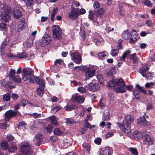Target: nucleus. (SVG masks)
Masks as SVG:
<instances>
[{"instance_id":"nucleus-23","label":"nucleus","mask_w":155,"mask_h":155,"mask_svg":"<svg viewBox=\"0 0 155 155\" xmlns=\"http://www.w3.org/2000/svg\"><path fill=\"white\" fill-rule=\"evenodd\" d=\"M137 121L139 125H148V124L144 117H140L137 119Z\"/></svg>"},{"instance_id":"nucleus-45","label":"nucleus","mask_w":155,"mask_h":155,"mask_svg":"<svg viewBox=\"0 0 155 155\" xmlns=\"http://www.w3.org/2000/svg\"><path fill=\"white\" fill-rule=\"evenodd\" d=\"M118 50L117 49H114L112 50L110 52V54L112 56H117L118 53Z\"/></svg>"},{"instance_id":"nucleus-51","label":"nucleus","mask_w":155,"mask_h":155,"mask_svg":"<svg viewBox=\"0 0 155 155\" xmlns=\"http://www.w3.org/2000/svg\"><path fill=\"white\" fill-rule=\"evenodd\" d=\"M97 78L101 84H103L104 81V79L103 76L101 75H98L97 76Z\"/></svg>"},{"instance_id":"nucleus-14","label":"nucleus","mask_w":155,"mask_h":155,"mask_svg":"<svg viewBox=\"0 0 155 155\" xmlns=\"http://www.w3.org/2000/svg\"><path fill=\"white\" fill-rule=\"evenodd\" d=\"M79 15V9L73 8L69 13L68 16L71 19H75L78 18Z\"/></svg>"},{"instance_id":"nucleus-63","label":"nucleus","mask_w":155,"mask_h":155,"mask_svg":"<svg viewBox=\"0 0 155 155\" xmlns=\"http://www.w3.org/2000/svg\"><path fill=\"white\" fill-rule=\"evenodd\" d=\"M108 99L111 101H113L114 100V95L111 93H109L108 96Z\"/></svg>"},{"instance_id":"nucleus-40","label":"nucleus","mask_w":155,"mask_h":155,"mask_svg":"<svg viewBox=\"0 0 155 155\" xmlns=\"http://www.w3.org/2000/svg\"><path fill=\"white\" fill-rule=\"evenodd\" d=\"M116 81L114 79L108 82V86L109 87H113V90H114V87L115 85Z\"/></svg>"},{"instance_id":"nucleus-38","label":"nucleus","mask_w":155,"mask_h":155,"mask_svg":"<svg viewBox=\"0 0 155 155\" xmlns=\"http://www.w3.org/2000/svg\"><path fill=\"white\" fill-rule=\"evenodd\" d=\"M14 15L16 18H18L21 16V12L18 10H15L14 12Z\"/></svg>"},{"instance_id":"nucleus-2","label":"nucleus","mask_w":155,"mask_h":155,"mask_svg":"<svg viewBox=\"0 0 155 155\" xmlns=\"http://www.w3.org/2000/svg\"><path fill=\"white\" fill-rule=\"evenodd\" d=\"M0 10L1 12L2 19L5 21H7L10 18V16L12 13L11 11V9L10 8H7L4 6L2 3L0 2Z\"/></svg>"},{"instance_id":"nucleus-42","label":"nucleus","mask_w":155,"mask_h":155,"mask_svg":"<svg viewBox=\"0 0 155 155\" xmlns=\"http://www.w3.org/2000/svg\"><path fill=\"white\" fill-rule=\"evenodd\" d=\"M53 132L55 135L61 136L63 134V132L58 128L55 129L54 130Z\"/></svg>"},{"instance_id":"nucleus-20","label":"nucleus","mask_w":155,"mask_h":155,"mask_svg":"<svg viewBox=\"0 0 155 155\" xmlns=\"http://www.w3.org/2000/svg\"><path fill=\"white\" fill-rule=\"evenodd\" d=\"M1 84L3 87L7 88H9L12 89L15 87V85L12 84L11 83L7 82L5 79L2 80L1 82Z\"/></svg>"},{"instance_id":"nucleus-59","label":"nucleus","mask_w":155,"mask_h":155,"mask_svg":"<svg viewBox=\"0 0 155 155\" xmlns=\"http://www.w3.org/2000/svg\"><path fill=\"white\" fill-rule=\"evenodd\" d=\"M78 91L81 93H84L86 91V89L83 87H80L78 88Z\"/></svg>"},{"instance_id":"nucleus-13","label":"nucleus","mask_w":155,"mask_h":155,"mask_svg":"<svg viewBox=\"0 0 155 155\" xmlns=\"http://www.w3.org/2000/svg\"><path fill=\"white\" fill-rule=\"evenodd\" d=\"M143 136V143L145 145L147 146L148 147L150 145L153 143V140L151 139L149 135L147 134H144Z\"/></svg>"},{"instance_id":"nucleus-53","label":"nucleus","mask_w":155,"mask_h":155,"mask_svg":"<svg viewBox=\"0 0 155 155\" xmlns=\"http://www.w3.org/2000/svg\"><path fill=\"white\" fill-rule=\"evenodd\" d=\"M53 71L54 72H56L59 71L60 67L58 65L55 64L53 67Z\"/></svg>"},{"instance_id":"nucleus-37","label":"nucleus","mask_w":155,"mask_h":155,"mask_svg":"<svg viewBox=\"0 0 155 155\" xmlns=\"http://www.w3.org/2000/svg\"><path fill=\"white\" fill-rule=\"evenodd\" d=\"M51 120V122L53 125H58V122L56 119V117L54 115H52L49 117Z\"/></svg>"},{"instance_id":"nucleus-7","label":"nucleus","mask_w":155,"mask_h":155,"mask_svg":"<svg viewBox=\"0 0 155 155\" xmlns=\"http://www.w3.org/2000/svg\"><path fill=\"white\" fill-rule=\"evenodd\" d=\"M148 69L149 68L147 64H145L140 69V73L143 77H146V79L148 80H150L152 79L153 75V74L150 72L146 74V72Z\"/></svg>"},{"instance_id":"nucleus-61","label":"nucleus","mask_w":155,"mask_h":155,"mask_svg":"<svg viewBox=\"0 0 155 155\" xmlns=\"http://www.w3.org/2000/svg\"><path fill=\"white\" fill-rule=\"evenodd\" d=\"M89 13L88 18L93 21L94 19V15L92 11L91 10L89 11Z\"/></svg>"},{"instance_id":"nucleus-48","label":"nucleus","mask_w":155,"mask_h":155,"mask_svg":"<svg viewBox=\"0 0 155 155\" xmlns=\"http://www.w3.org/2000/svg\"><path fill=\"white\" fill-rule=\"evenodd\" d=\"M25 2L26 5L27 7L31 6L34 4L33 0H26Z\"/></svg>"},{"instance_id":"nucleus-3","label":"nucleus","mask_w":155,"mask_h":155,"mask_svg":"<svg viewBox=\"0 0 155 155\" xmlns=\"http://www.w3.org/2000/svg\"><path fill=\"white\" fill-rule=\"evenodd\" d=\"M82 69L84 72V75L86 80L90 79L95 74V70L94 67L93 65L84 66Z\"/></svg>"},{"instance_id":"nucleus-30","label":"nucleus","mask_w":155,"mask_h":155,"mask_svg":"<svg viewBox=\"0 0 155 155\" xmlns=\"http://www.w3.org/2000/svg\"><path fill=\"white\" fill-rule=\"evenodd\" d=\"M122 37L125 39H128L130 37V35L129 32V30L127 29L123 32L122 34Z\"/></svg>"},{"instance_id":"nucleus-36","label":"nucleus","mask_w":155,"mask_h":155,"mask_svg":"<svg viewBox=\"0 0 155 155\" xmlns=\"http://www.w3.org/2000/svg\"><path fill=\"white\" fill-rule=\"evenodd\" d=\"M8 143L5 142H3L1 143V146L2 149L6 150H8Z\"/></svg>"},{"instance_id":"nucleus-27","label":"nucleus","mask_w":155,"mask_h":155,"mask_svg":"<svg viewBox=\"0 0 155 155\" xmlns=\"http://www.w3.org/2000/svg\"><path fill=\"white\" fill-rule=\"evenodd\" d=\"M25 23L24 19H22L19 21L18 25L19 31H21L25 28Z\"/></svg>"},{"instance_id":"nucleus-10","label":"nucleus","mask_w":155,"mask_h":155,"mask_svg":"<svg viewBox=\"0 0 155 155\" xmlns=\"http://www.w3.org/2000/svg\"><path fill=\"white\" fill-rule=\"evenodd\" d=\"M70 55L74 63L77 64L81 63L82 61L81 56L77 51L70 52Z\"/></svg>"},{"instance_id":"nucleus-29","label":"nucleus","mask_w":155,"mask_h":155,"mask_svg":"<svg viewBox=\"0 0 155 155\" xmlns=\"http://www.w3.org/2000/svg\"><path fill=\"white\" fill-rule=\"evenodd\" d=\"M34 82V81L37 83L39 85H41L43 87H44L45 85V81L42 79H39L37 77H35L33 78Z\"/></svg>"},{"instance_id":"nucleus-44","label":"nucleus","mask_w":155,"mask_h":155,"mask_svg":"<svg viewBox=\"0 0 155 155\" xmlns=\"http://www.w3.org/2000/svg\"><path fill=\"white\" fill-rule=\"evenodd\" d=\"M3 99L5 101H8L10 99V94H6L3 96Z\"/></svg>"},{"instance_id":"nucleus-55","label":"nucleus","mask_w":155,"mask_h":155,"mask_svg":"<svg viewBox=\"0 0 155 155\" xmlns=\"http://www.w3.org/2000/svg\"><path fill=\"white\" fill-rule=\"evenodd\" d=\"M142 134L141 132H138L137 135L135 136V137L134 138L136 140H137L143 137L144 134Z\"/></svg>"},{"instance_id":"nucleus-49","label":"nucleus","mask_w":155,"mask_h":155,"mask_svg":"<svg viewBox=\"0 0 155 155\" xmlns=\"http://www.w3.org/2000/svg\"><path fill=\"white\" fill-rule=\"evenodd\" d=\"M0 28L2 31H6L7 28L6 24L2 22L0 23Z\"/></svg>"},{"instance_id":"nucleus-33","label":"nucleus","mask_w":155,"mask_h":155,"mask_svg":"<svg viewBox=\"0 0 155 155\" xmlns=\"http://www.w3.org/2000/svg\"><path fill=\"white\" fill-rule=\"evenodd\" d=\"M130 58L132 61L133 63H136L138 61V58L136 56V54L134 53L131 54L130 56Z\"/></svg>"},{"instance_id":"nucleus-39","label":"nucleus","mask_w":155,"mask_h":155,"mask_svg":"<svg viewBox=\"0 0 155 155\" xmlns=\"http://www.w3.org/2000/svg\"><path fill=\"white\" fill-rule=\"evenodd\" d=\"M104 12L103 8H101L97 11H95V15H98V17L100 16V18L101 17L103 13Z\"/></svg>"},{"instance_id":"nucleus-18","label":"nucleus","mask_w":155,"mask_h":155,"mask_svg":"<svg viewBox=\"0 0 155 155\" xmlns=\"http://www.w3.org/2000/svg\"><path fill=\"white\" fill-rule=\"evenodd\" d=\"M88 88L91 91H96L99 89L100 86L98 84L91 83L88 85Z\"/></svg>"},{"instance_id":"nucleus-34","label":"nucleus","mask_w":155,"mask_h":155,"mask_svg":"<svg viewBox=\"0 0 155 155\" xmlns=\"http://www.w3.org/2000/svg\"><path fill=\"white\" fill-rule=\"evenodd\" d=\"M82 146L84 149L85 150L87 153H89L91 147L90 144L88 143L85 142L83 143Z\"/></svg>"},{"instance_id":"nucleus-47","label":"nucleus","mask_w":155,"mask_h":155,"mask_svg":"<svg viewBox=\"0 0 155 155\" xmlns=\"http://www.w3.org/2000/svg\"><path fill=\"white\" fill-rule=\"evenodd\" d=\"M137 88L141 92L144 94H147V92L146 91L143 89V88L140 86V85L138 84H137L136 85Z\"/></svg>"},{"instance_id":"nucleus-56","label":"nucleus","mask_w":155,"mask_h":155,"mask_svg":"<svg viewBox=\"0 0 155 155\" xmlns=\"http://www.w3.org/2000/svg\"><path fill=\"white\" fill-rule=\"evenodd\" d=\"M111 125V123L108 122L106 123L103 121L101 122L100 124V126H110Z\"/></svg>"},{"instance_id":"nucleus-11","label":"nucleus","mask_w":155,"mask_h":155,"mask_svg":"<svg viewBox=\"0 0 155 155\" xmlns=\"http://www.w3.org/2000/svg\"><path fill=\"white\" fill-rule=\"evenodd\" d=\"M92 38L97 45H101L104 43L103 39L98 34L95 33L92 36Z\"/></svg>"},{"instance_id":"nucleus-62","label":"nucleus","mask_w":155,"mask_h":155,"mask_svg":"<svg viewBox=\"0 0 155 155\" xmlns=\"http://www.w3.org/2000/svg\"><path fill=\"white\" fill-rule=\"evenodd\" d=\"M101 17H98L97 18V22L99 25H101L103 24V20L101 18Z\"/></svg>"},{"instance_id":"nucleus-12","label":"nucleus","mask_w":155,"mask_h":155,"mask_svg":"<svg viewBox=\"0 0 155 155\" xmlns=\"http://www.w3.org/2000/svg\"><path fill=\"white\" fill-rule=\"evenodd\" d=\"M112 153V149L110 147H102L100 149V155H111Z\"/></svg>"},{"instance_id":"nucleus-21","label":"nucleus","mask_w":155,"mask_h":155,"mask_svg":"<svg viewBox=\"0 0 155 155\" xmlns=\"http://www.w3.org/2000/svg\"><path fill=\"white\" fill-rule=\"evenodd\" d=\"M130 38L129 42L130 43H133L138 38V35L137 32L134 30H133L130 33Z\"/></svg>"},{"instance_id":"nucleus-57","label":"nucleus","mask_w":155,"mask_h":155,"mask_svg":"<svg viewBox=\"0 0 155 155\" xmlns=\"http://www.w3.org/2000/svg\"><path fill=\"white\" fill-rule=\"evenodd\" d=\"M31 115L35 118H39L41 117V114L36 113H33L31 114Z\"/></svg>"},{"instance_id":"nucleus-46","label":"nucleus","mask_w":155,"mask_h":155,"mask_svg":"<svg viewBox=\"0 0 155 155\" xmlns=\"http://www.w3.org/2000/svg\"><path fill=\"white\" fill-rule=\"evenodd\" d=\"M128 150L130 151L132 154L137 155L138 154V152L136 149L134 148L130 147Z\"/></svg>"},{"instance_id":"nucleus-19","label":"nucleus","mask_w":155,"mask_h":155,"mask_svg":"<svg viewBox=\"0 0 155 155\" xmlns=\"http://www.w3.org/2000/svg\"><path fill=\"white\" fill-rule=\"evenodd\" d=\"M72 99L75 100L78 103H82L84 101V98L82 96L76 94L73 95Z\"/></svg>"},{"instance_id":"nucleus-17","label":"nucleus","mask_w":155,"mask_h":155,"mask_svg":"<svg viewBox=\"0 0 155 155\" xmlns=\"http://www.w3.org/2000/svg\"><path fill=\"white\" fill-rule=\"evenodd\" d=\"M43 135L40 134H38L34 139L35 143L37 146H39L41 144Z\"/></svg>"},{"instance_id":"nucleus-58","label":"nucleus","mask_w":155,"mask_h":155,"mask_svg":"<svg viewBox=\"0 0 155 155\" xmlns=\"http://www.w3.org/2000/svg\"><path fill=\"white\" fill-rule=\"evenodd\" d=\"M60 107L59 106H56L52 108L51 110V112L53 113H54L56 112L57 111L60 109Z\"/></svg>"},{"instance_id":"nucleus-22","label":"nucleus","mask_w":155,"mask_h":155,"mask_svg":"<svg viewBox=\"0 0 155 155\" xmlns=\"http://www.w3.org/2000/svg\"><path fill=\"white\" fill-rule=\"evenodd\" d=\"M125 120L127 125H130L133 122L134 118L133 117L130 115H127L125 117Z\"/></svg>"},{"instance_id":"nucleus-4","label":"nucleus","mask_w":155,"mask_h":155,"mask_svg":"<svg viewBox=\"0 0 155 155\" xmlns=\"http://www.w3.org/2000/svg\"><path fill=\"white\" fill-rule=\"evenodd\" d=\"M114 90L117 93H124L126 91V85L122 79H119L116 81Z\"/></svg>"},{"instance_id":"nucleus-43","label":"nucleus","mask_w":155,"mask_h":155,"mask_svg":"<svg viewBox=\"0 0 155 155\" xmlns=\"http://www.w3.org/2000/svg\"><path fill=\"white\" fill-rule=\"evenodd\" d=\"M87 127H88L90 129L92 128V127H81L79 130V131L80 133L82 134H84L87 130Z\"/></svg>"},{"instance_id":"nucleus-32","label":"nucleus","mask_w":155,"mask_h":155,"mask_svg":"<svg viewBox=\"0 0 155 155\" xmlns=\"http://www.w3.org/2000/svg\"><path fill=\"white\" fill-rule=\"evenodd\" d=\"M78 108V106L75 105H67L64 107L65 110L67 111H70L72 110Z\"/></svg>"},{"instance_id":"nucleus-35","label":"nucleus","mask_w":155,"mask_h":155,"mask_svg":"<svg viewBox=\"0 0 155 155\" xmlns=\"http://www.w3.org/2000/svg\"><path fill=\"white\" fill-rule=\"evenodd\" d=\"M108 54L107 52L105 51L99 53L98 56L100 59H105Z\"/></svg>"},{"instance_id":"nucleus-16","label":"nucleus","mask_w":155,"mask_h":155,"mask_svg":"<svg viewBox=\"0 0 155 155\" xmlns=\"http://www.w3.org/2000/svg\"><path fill=\"white\" fill-rule=\"evenodd\" d=\"M51 40V38L46 33L43 36L42 41V45L43 46L48 45Z\"/></svg>"},{"instance_id":"nucleus-50","label":"nucleus","mask_w":155,"mask_h":155,"mask_svg":"<svg viewBox=\"0 0 155 155\" xmlns=\"http://www.w3.org/2000/svg\"><path fill=\"white\" fill-rule=\"evenodd\" d=\"M44 92V89L43 88L40 87L38 88L37 90V94L40 96H42Z\"/></svg>"},{"instance_id":"nucleus-64","label":"nucleus","mask_w":155,"mask_h":155,"mask_svg":"<svg viewBox=\"0 0 155 155\" xmlns=\"http://www.w3.org/2000/svg\"><path fill=\"white\" fill-rule=\"evenodd\" d=\"M150 56L151 60L153 61H155V54L151 51L150 53Z\"/></svg>"},{"instance_id":"nucleus-24","label":"nucleus","mask_w":155,"mask_h":155,"mask_svg":"<svg viewBox=\"0 0 155 155\" xmlns=\"http://www.w3.org/2000/svg\"><path fill=\"white\" fill-rule=\"evenodd\" d=\"M110 115L109 111L107 110H104L103 113L102 120L105 121L110 120Z\"/></svg>"},{"instance_id":"nucleus-6","label":"nucleus","mask_w":155,"mask_h":155,"mask_svg":"<svg viewBox=\"0 0 155 155\" xmlns=\"http://www.w3.org/2000/svg\"><path fill=\"white\" fill-rule=\"evenodd\" d=\"M17 114V111L12 110L7 111L5 114V120L3 123L4 126H9V124L8 123H9L10 119L15 117Z\"/></svg>"},{"instance_id":"nucleus-26","label":"nucleus","mask_w":155,"mask_h":155,"mask_svg":"<svg viewBox=\"0 0 155 155\" xmlns=\"http://www.w3.org/2000/svg\"><path fill=\"white\" fill-rule=\"evenodd\" d=\"M7 45L6 44V42L5 41L2 42L0 48V53L1 55L2 56V58H3L5 55V49Z\"/></svg>"},{"instance_id":"nucleus-31","label":"nucleus","mask_w":155,"mask_h":155,"mask_svg":"<svg viewBox=\"0 0 155 155\" xmlns=\"http://www.w3.org/2000/svg\"><path fill=\"white\" fill-rule=\"evenodd\" d=\"M16 150L17 147L15 143H13L11 144V145L9 147L8 150L9 152L13 153L15 152Z\"/></svg>"},{"instance_id":"nucleus-52","label":"nucleus","mask_w":155,"mask_h":155,"mask_svg":"<svg viewBox=\"0 0 155 155\" xmlns=\"http://www.w3.org/2000/svg\"><path fill=\"white\" fill-rule=\"evenodd\" d=\"M28 103L31 105V104L28 101H26L24 99H22L21 101V105L23 107H25L26 105V104Z\"/></svg>"},{"instance_id":"nucleus-28","label":"nucleus","mask_w":155,"mask_h":155,"mask_svg":"<svg viewBox=\"0 0 155 155\" xmlns=\"http://www.w3.org/2000/svg\"><path fill=\"white\" fill-rule=\"evenodd\" d=\"M120 129L122 131L127 134H130L131 133L130 127H119Z\"/></svg>"},{"instance_id":"nucleus-8","label":"nucleus","mask_w":155,"mask_h":155,"mask_svg":"<svg viewBox=\"0 0 155 155\" xmlns=\"http://www.w3.org/2000/svg\"><path fill=\"white\" fill-rule=\"evenodd\" d=\"M20 151L23 153L28 155L31 154L32 149L28 143H22L21 144Z\"/></svg>"},{"instance_id":"nucleus-5","label":"nucleus","mask_w":155,"mask_h":155,"mask_svg":"<svg viewBox=\"0 0 155 155\" xmlns=\"http://www.w3.org/2000/svg\"><path fill=\"white\" fill-rule=\"evenodd\" d=\"M53 37L55 40H61L62 38L61 30L58 25H54L52 27Z\"/></svg>"},{"instance_id":"nucleus-1","label":"nucleus","mask_w":155,"mask_h":155,"mask_svg":"<svg viewBox=\"0 0 155 155\" xmlns=\"http://www.w3.org/2000/svg\"><path fill=\"white\" fill-rule=\"evenodd\" d=\"M23 74L22 78L24 81H29L30 82L34 83L33 78L35 76H34L33 70L30 68H25L22 70Z\"/></svg>"},{"instance_id":"nucleus-60","label":"nucleus","mask_w":155,"mask_h":155,"mask_svg":"<svg viewBox=\"0 0 155 155\" xmlns=\"http://www.w3.org/2000/svg\"><path fill=\"white\" fill-rule=\"evenodd\" d=\"M154 85V83L153 82L147 83L145 84V86L147 88H152Z\"/></svg>"},{"instance_id":"nucleus-9","label":"nucleus","mask_w":155,"mask_h":155,"mask_svg":"<svg viewBox=\"0 0 155 155\" xmlns=\"http://www.w3.org/2000/svg\"><path fill=\"white\" fill-rule=\"evenodd\" d=\"M15 70L14 69H11L9 73L8 77L10 79H12L15 84L19 83L21 81V79L19 75H15Z\"/></svg>"},{"instance_id":"nucleus-54","label":"nucleus","mask_w":155,"mask_h":155,"mask_svg":"<svg viewBox=\"0 0 155 155\" xmlns=\"http://www.w3.org/2000/svg\"><path fill=\"white\" fill-rule=\"evenodd\" d=\"M74 120L71 118H66L65 119V123L67 124H72L74 123Z\"/></svg>"},{"instance_id":"nucleus-15","label":"nucleus","mask_w":155,"mask_h":155,"mask_svg":"<svg viewBox=\"0 0 155 155\" xmlns=\"http://www.w3.org/2000/svg\"><path fill=\"white\" fill-rule=\"evenodd\" d=\"M7 56L11 58H16L18 57V58H25L27 56V54L25 52L18 53L17 56L13 55L11 53H7L6 54Z\"/></svg>"},{"instance_id":"nucleus-25","label":"nucleus","mask_w":155,"mask_h":155,"mask_svg":"<svg viewBox=\"0 0 155 155\" xmlns=\"http://www.w3.org/2000/svg\"><path fill=\"white\" fill-rule=\"evenodd\" d=\"M105 72L106 74L109 76H112L115 73L114 67L107 69Z\"/></svg>"},{"instance_id":"nucleus-41","label":"nucleus","mask_w":155,"mask_h":155,"mask_svg":"<svg viewBox=\"0 0 155 155\" xmlns=\"http://www.w3.org/2000/svg\"><path fill=\"white\" fill-rule=\"evenodd\" d=\"M58 11V9L57 8L54 9L51 14V20L53 21L54 20L55 15L57 14Z\"/></svg>"}]
</instances>
